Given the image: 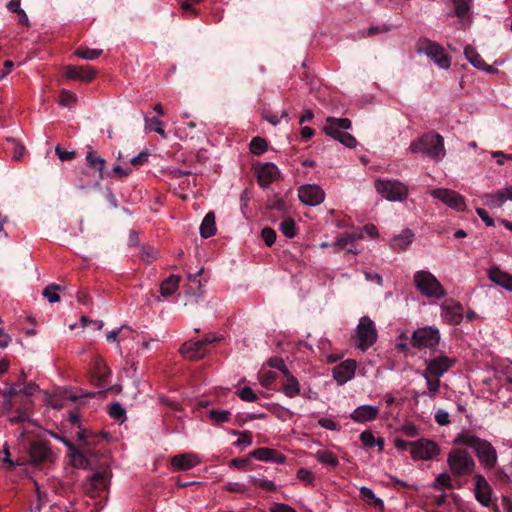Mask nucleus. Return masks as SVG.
Returning <instances> with one entry per match:
<instances>
[{
    "instance_id": "nucleus-1",
    "label": "nucleus",
    "mask_w": 512,
    "mask_h": 512,
    "mask_svg": "<svg viewBox=\"0 0 512 512\" xmlns=\"http://www.w3.org/2000/svg\"><path fill=\"white\" fill-rule=\"evenodd\" d=\"M454 444L474 449L479 462L486 469L493 468L497 463L498 455L493 445L469 431L459 433L454 439Z\"/></svg>"
},
{
    "instance_id": "nucleus-2",
    "label": "nucleus",
    "mask_w": 512,
    "mask_h": 512,
    "mask_svg": "<svg viewBox=\"0 0 512 512\" xmlns=\"http://www.w3.org/2000/svg\"><path fill=\"white\" fill-rule=\"evenodd\" d=\"M411 153H421L426 157L439 162L446 155L444 139L437 133H426L411 142L409 147Z\"/></svg>"
},
{
    "instance_id": "nucleus-3",
    "label": "nucleus",
    "mask_w": 512,
    "mask_h": 512,
    "mask_svg": "<svg viewBox=\"0 0 512 512\" xmlns=\"http://www.w3.org/2000/svg\"><path fill=\"white\" fill-rule=\"evenodd\" d=\"M351 126L352 123L348 118L328 117L323 126V131L345 147L354 148L357 145V141L354 136L347 132Z\"/></svg>"
},
{
    "instance_id": "nucleus-4",
    "label": "nucleus",
    "mask_w": 512,
    "mask_h": 512,
    "mask_svg": "<svg viewBox=\"0 0 512 512\" xmlns=\"http://www.w3.org/2000/svg\"><path fill=\"white\" fill-rule=\"evenodd\" d=\"M413 282L420 294L427 298L442 299L446 296L443 285L429 271H417L413 276Z\"/></svg>"
},
{
    "instance_id": "nucleus-5",
    "label": "nucleus",
    "mask_w": 512,
    "mask_h": 512,
    "mask_svg": "<svg viewBox=\"0 0 512 512\" xmlns=\"http://www.w3.org/2000/svg\"><path fill=\"white\" fill-rule=\"evenodd\" d=\"M38 386L34 382L25 383L19 387V384H8L6 387L0 389V394L3 397V406L6 410H12L17 403H21L26 398L31 399L38 391Z\"/></svg>"
},
{
    "instance_id": "nucleus-6",
    "label": "nucleus",
    "mask_w": 512,
    "mask_h": 512,
    "mask_svg": "<svg viewBox=\"0 0 512 512\" xmlns=\"http://www.w3.org/2000/svg\"><path fill=\"white\" fill-rule=\"evenodd\" d=\"M447 464L456 477L470 475L476 466L473 457L463 449H452L448 454Z\"/></svg>"
},
{
    "instance_id": "nucleus-7",
    "label": "nucleus",
    "mask_w": 512,
    "mask_h": 512,
    "mask_svg": "<svg viewBox=\"0 0 512 512\" xmlns=\"http://www.w3.org/2000/svg\"><path fill=\"white\" fill-rule=\"evenodd\" d=\"M417 52L425 54L441 69L447 70L451 66V58L444 53V48L427 38L418 40Z\"/></svg>"
},
{
    "instance_id": "nucleus-8",
    "label": "nucleus",
    "mask_w": 512,
    "mask_h": 512,
    "mask_svg": "<svg viewBox=\"0 0 512 512\" xmlns=\"http://www.w3.org/2000/svg\"><path fill=\"white\" fill-rule=\"evenodd\" d=\"M376 191L388 201H404L408 196V187L399 180L377 179L374 183Z\"/></svg>"
},
{
    "instance_id": "nucleus-9",
    "label": "nucleus",
    "mask_w": 512,
    "mask_h": 512,
    "mask_svg": "<svg viewBox=\"0 0 512 512\" xmlns=\"http://www.w3.org/2000/svg\"><path fill=\"white\" fill-rule=\"evenodd\" d=\"M356 346L362 351L369 349L377 340L374 322L367 316L360 318L355 330Z\"/></svg>"
},
{
    "instance_id": "nucleus-10",
    "label": "nucleus",
    "mask_w": 512,
    "mask_h": 512,
    "mask_svg": "<svg viewBox=\"0 0 512 512\" xmlns=\"http://www.w3.org/2000/svg\"><path fill=\"white\" fill-rule=\"evenodd\" d=\"M410 342L418 349H434L440 342V332L434 326L420 327L413 332Z\"/></svg>"
},
{
    "instance_id": "nucleus-11",
    "label": "nucleus",
    "mask_w": 512,
    "mask_h": 512,
    "mask_svg": "<svg viewBox=\"0 0 512 512\" xmlns=\"http://www.w3.org/2000/svg\"><path fill=\"white\" fill-rule=\"evenodd\" d=\"M440 453L438 444L430 439L422 438L412 441L411 457L414 460L428 461Z\"/></svg>"
},
{
    "instance_id": "nucleus-12",
    "label": "nucleus",
    "mask_w": 512,
    "mask_h": 512,
    "mask_svg": "<svg viewBox=\"0 0 512 512\" xmlns=\"http://www.w3.org/2000/svg\"><path fill=\"white\" fill-rule=\"evenodd\" d=\"M430 195L456 211H464L466 208L464 197L454 190L433 189L430 191Z\"/></svg>"
},
{
    "instance_id": "nucleus-13",
    "label": "nucleus",
    "mask_w": 512,
    "mask_h": 512,
    "mask_svg": "<svg viewBox=\"0 0 512 512\" xmlns=\"http://www.w3.org/2000/svg\"><path fill=\"white\" fill-rule=\"evenodd\" d=\"M299 200L308 206L320 205L325 199L324 190L317 184H305L298 189Z\"/></svg>"
},
{
    "instance_id": "nucleus-14",
    "label": "nucleus",
    "mask_w": 512,
    "mask_h": 512,
    "mask_svg": "<svg viewBox=\"0 0 512 512\" xmlns=\"http://www.w3.org/2000/svg\"><path fill=\"white\" fill-rule=\"evenodd\" d=\"M442 319L450 325H459L463 319L464 308L461 303L452 299L440 306Z\"/></svg>"
},
{
    "instance_id": "nucleus-15",
    "label": "nucleus",
    "mask_w": 512,
    "mask_h": 512,
    "mask_svg": "<svg viewBox=\"0 0 512 512\" xmlns=\"http://www.w3.org/2000/svg\"><path fill=\"white\" fill-rule=\"evenodd\" d=\"M474 494L476 500L484 507H489L492 501V488L485 477L481 474L474 476Z\"/></svg>"
},
{
    "instance_id": "nucleus-16",
    "label": "nucleus",
    "mask_w": 512,
    "mask_h": 512,
    "mask_svg": "<svg viewBox=\"0 0 512 512\" xmlns=\"http://www.w3.org/2000/svg\"><path fill=\"white\" fill-rule=\"evenodd\" d=\"M200 463L201 457L194 452L180 453L171 459V466L176 471H186L198 466Z\"/></svg>"
},
{
    "instance_id": "nucleus-17",
    "label": "nucleus",
    "mask_w": 512,
    "mask_h": 512,
    "mask_svg": "<svg viewBox=\"0 0 512 512\" xmlns=\"http://www.w3.org/2000/svg\"><path fill=\"white\" fill-rule=\"evenodd\" d=\"M356 367L355 360L347 359L333 368V378L339 385H343L354 377Z\"/></svg>"
},
{
    "instance_id": "nucleus-18",
    "label": "nucleus",
    "mask_w": 512,
    "mask_h": 512,
    "mask_svg": "<svg viewBox=\"0 0 512 512\" xmlns=\"http://www.w3.org/2000/svg\"><path fill=\"white\" fill-rule=\"evenodd\" d=\"M108 485L107 471H98L94 473L83 483L85 492L91 496H95L99 491L105 489Z\"/></svg>"
},
{
    "instance_id": "nucleus-19",
    "label": "nucleus",
    "mask_w": 512,
    "mask_h": 512,
    "mask_svg": "<svg viewBox=\"0 0 512 512\" xmlns=\"http://www.w3.org/2000/svg\"><path fill=\"white\" fill-rule=\"evenodd\" d=\"M455 363V360L447 356H440L428 362L426 373L440 378L443 376Z\"/></svg>"
},
{
    "instance_id": "nucleus-20",
    "label": "nucleus",
    "mask_w": 512,
    "mask_h": 512,
    "mask_svg": "<svg viewBox=\"0 0 512 512\" xmlns=\"http://www.w3.org/2000/svg\"><path fill=\"white\" fill-rule=\"evenodd\" d=\"M257 178L261 187L266 188L279 177L278 167L270 162L264 163L257 168Z\"/></svg>"
},
{
    "instance_id": "nucleus-21",
    "label": "nucleus",
    "mask_w": 512,
    "mask_h": 512,
    "mask_svg": "<svg viewBox=\"0 0 512 512\" xmlns=\"http://www.w3.org/2000/svg\"><path fill=\"white\" fill-rule=\"evenodd\" d=\"M379 407L373 405H360L350 414V418L356 423H366L378 418Z\"/></svg>"
},
{
    "instance_id": "nucleus-22",
    "label": "nucleus",
    "mask_w": 512,
    "mask_h": 512,
    "mask_svg": "<svg viewBox=\"0 0 512 512\" xmlns=\"http://www.w3.org/2000/svg\"><path fill=\"white\" fill-rule=\"evenodd\" d=\"M250 456L263 462H274L277 464H284L286 456L275 449L261 447L253 450Z\"/></svg>"
},
{
    "instance_id": "nucleus-23",
    "label": "nucleus",
    "mask_w": 512,
    "mask_h": 512,
    "mask_svg": "<svg viewBox=\"0 0 512 512\" xmlns=\"http://www.w3.org/2000/svg\"><path fill=\"white\" fill-rule=\"evenodd\" d=\"M64 75L70 80L91 81L96 72L89 66H67Z\"/></svg>"
},
{
    "instance_id": "nucleus-24",
    "label": "nucleus",
    "mask_w": 512,
    "mask_h": 512,
    "mask_svg": "<svg viewBox=\"0 0 512 512\" xmlns=\"http://www.w3.org/2000/svg\"><path fill=\"white\" fill-rule=\"evenodd\" d=\"M180 352L186 358L190 360H196L203 358L205 356V354L207 353V348L205 347L201 340H191L189 342L184 343L181 346Z\"/></svg>"
},
{
    "instance_id": "nucleus-25",
    "label": "nucleus",
    "mask_w": 512,
    "mask_h": 512,
    "mask_svg": "<svg viewBox=\"0 0 512 512\" xmlns=\"http://www.w3.org/2000/svg\"><path fill=\"white\" fill-rule=\"evenodd\" d=\"M33 401L29 398H26L24 401L19 403V406L16 408V414L9 417V421L14 424L23 423L29 420V413L32 410Z\"/></svg>"
},
{
    "instance_id": "nucleus-26",
    "label": "nucleus",
    "mask_w": 512,
    "mask_h": 512,
    "mask_svg": "<svg viewBox=\"0 0 512 512\" xmlns=\"http://www.w3.org/2000/svg\"><path fill=\"white\" fill-rule=\"evenodd\" d=\"M285 381L282 384V391L284 395L288 398H294L301 392V387L299 381L296 377L293 376L291 372L286 374Z\"/></svg>"
},
{
    "instance_id": "nucleus-27",
    "label": "nucleus",
    "mask_w": 512,
    "mask_h": 512,
    "mask_svg": "<svg viewBox=\"0 0 512 512\" xmlns=\"http://www.w3.org/2000/svg\"><path fill=\"white\" fill-rule=\"evenodd\" d=\"M413 237V232L410 229H405L391 240L390 245L394 250H405L411 244Z\"/></svg>"
},
{
    "instance_id": "nucleus-28",
    "label": "nucleus",
    "mask_w": 512,
    "mask_h": 512,
    "mask_svg": "<svg viewBox=\"0 0 512 512\" xmlns=\"http://www.w3.org/2000/svg\"><path fill=\"white\" fill-rule=\"evenodd\" d=\"M181 277L178 275H171L160 284V294L162 297H169L173 295L179 288Z\"/></svg>"
},
{
    "instance_id": "nucleus-29",
    "label": "nucleus",
    "mask_w": 512,
    "mask_h": 512,
    "mask_svg": "<svg viewBox=\"0 0 512 512\" xmlns=\"http://www.w3.org/2000/svg\"><path fill=\"white\" fill-rule=\"evenodd\" d=\"M216 233L215 215L213 212H209L205 215L200 225V235L204 239H208L214 236Z\"/></svg>"
},
{
    "instance_id": "nucleus-30",
    "label": "nucleus",
    "mask_w": 512,
    "mask_h": 512,
    "mask_svg": "<svg viewBox=\"0 0 512 512\" xmlns=\"http://www.w3.org/2000/svg\"><path fill=\"white\" fill-rule=\"evenodd\" d=\"M361 499L370 506L375 508L384 509V502L382 499L377 497L373 490L369 487L362 486L359 489Z\"/></svg>"
},
{
    "instance_id": "nucleus-31",
    "label": "nucleus",
    "mask_w": 512,
    "mask_h": 512,
    "mask_svg": "<svg viewBox=\"0 0 512 512\" xmlns=\"http://www.w3.org/2000/svg\"><path fill=\"white\" fill-rule=\"evenodd\" d=\"M315 457L317 460L325 465L335 468L339 465L337 456L329 450H319L316 452Z\"/></svg>"
},
{
    "instance_id": "nucleus-32",
    "label": "nucleus",
    "mask_w": 512,
    "mask_h": 512,
    "mask_svg": "<svg viewBox=\"0 0 512 512\" xmlns=\"http://www.w3.org/2000/svg\"><path fill=\"white\" fill-rule=\"evenodd\" d=\"M144 121H145V128L147 130H152L159 134L164 139L167 138V134L165 130L163 129V122L156 117L149 118L147 115H144Z\"/></svg>"
},
{
    "instance_id": "nucleus-33",
    "label": "nucleus",
    "mask_w": 512,
    "mask_h": 512,
    "mask_svg": "<svg viewBox=\"0 0 512 512\" xmlns=\"http://www.w3.org/2000/svg\"><path fill=\"white\" fill-rule=\"evenodd\" d=\"M279 230L285 237L289 239H292L297 235L296 223L290 217H287L281 221L279 224Z\"/></svg>"
},
{
    "instance_id": "nucleus-34",
    "label": "nucleus",
    "mask_w": 512,
    "mask_h": 512,
    "mask_svg": "<svg viewBox=\"0 0 512 512\" xmlns=\"http://www.w3.org/2000/svg\"><path fill=\"white\" fill-rule=\"evenodd\" d=\"M356 238L357 237L353 233H349V232L342 233L332 243V247L336 251H340V250L344 249L346 246L354 244Z\"/></svg>"
},
{
    "instance_id": "nucleus-35",
    "label": "nucleus",
    "mask_w": 512,
    "mask_h": 512,
    "mask_svg": "<svg viewBox=\"0 0 512 512\" xmlns=\"http://www.w3.org/2000/svg\"><path fill=\"white\" fill-rule=\"evenodd\" d=\"M87 164L99 172V178L103 179V170L105 168V160L102 157L96 156L92 151L86 155Z\"/></svg>"
},
{
    "instance_id": "nucleus-36",
    "label": "nucleus",
    "mask_w": 512,
    "mask_h": 512,
    "mask_svg": "<svg viewBox=\"0 0 512 512\" xmlns=\"http://www.w3.org/2000/svg\"><path fill=\"white\" fill-rule=\"evenodd\" d=\"M464 55L466 59L477 69H482V67H485V62L482 59V57L477 53V51L471 47L466 46L464 49Z\"/></svg>"
},
{
    "instance_id": "nucleus-37",
    "label": "nucleus",
    "mask_w": 512,
    "mask_h": 512,
    "mask_svg": "<svg viewBox=\"0 0 512 512\" xmlns=\"http://www.w3.org/2000/svg\"><path fill=\"white\" fill-rule=\"evenodd\" d=\"M485 204L490 208H500L506 201L504 192L489 193L484 196Z\"/></svg>"
},
{
    "instance_id": "nucleus-38",
    "label": "nucleus",
    "mask_w": 512,
    "mask_h": 512,
    "mask_svg": "<svg viewBox=\"0 0 512 512\" xmlns=\"http://www.w3.org/2000/svg\"><path fill=\"white\" fill-rule=\"evenodd\" d=\"M488 278L499 286H503L508 279V273L502 271L499 267H492L488 270Z\"/></svg>"
},
{
    "instance_id": "nucleus-39",
    "label": "nucleus",
    "mask_w": 512,
    "mask_h": 512,
    "mask_svg": "<svg viewBox=\"0 0 512 512\" xmlns=\"http://www.w3.org/2000/svg\"><path fill=\"white\" fill-rule=\"evenodd\" d=\"M208 416L210 420L215 424L219 425L225 422H228L231 416L230 411L228 410H210L208 412Z\"/></svg>"
},
{
    "instance_id": "nucleus-40",
    "label": "nucleus",
    "mask_w": 512,
    "mask_h": 512,
    "mask_svg": "<svg viewBox=\"0 0 512 512\" xmlns=\"http://www.w3.org/2000/svg\"><path fill=\"white\" fill-rule=\"evenodd\" d=\"M73 465L77 468L90 470L92 469L91 461L87 454L82 451H78L74 454Z\"/></svg>"
},
{
    "instance_id": "nucleus-41",
    "label": "nucleus",
    "mask_w": 512,
    "mask_h": 512,
    "mask_svg": "<svg viewBox=\"0 0 512 512\" xmlns=\"http://www.w3.org/2000/svg\"><path fill=\"white\" fill-rule=\"evenodd\" d=\"M432 488L435 490H443L444 488L451 489V476L448 473H440L435 478Z\"/></svg>"
},
{
    "instance_id": "nucleus-42",
    "label": "nucleus",
    "mask_w": 512,
    "mask_h": 512,
    "mask_svg": "<svg viewBox=\"0 0 512 512\" xmlns=\"http://www.w3.org/2000/svg\"><path fill=\"white\" fill-rule=\"evenodd\" d=\"M250 151L252 154L261 155L267 151L268 145L265 139L254 137L250 142Z\"/></svg>"
},
{
    "instance_id": "nucleus-43",
    "label": "nucleus",
    "mask_w": 512,
    "mask_h": 512,
    "mask_svg": "<svg viewBox=\"0 0 512 512\" xmlns=\"http://www.w3.org/2000/svg\"><path fill=\"white\" fill-rule=\"evenodd\" d=\"M102 54L101 49H90L87 47H79L75 55L85 60H95Z\"/></svg>"
},
{
    "instance_id": "nucleus-44",
    "label": "nucleus",
    "mask_w": 512,
    "mask_h": 512,
    "mask_svg": "<svg viewBox=\"0 0 512 512\" xmlns=\"http://www.w3.org/2000/svg\"><path fill=\"white\" fill-rule=\"evenodd\" d=\"M77 102V97L74 93L68 90H62L59 95L58 103L63 107L71 108Z\"/></svg>"
},
{
    "instance_id": "nucleus-45",
    "label": "nucleus",
    "mask_w": 512,
    "mask_h": 512,
    "mask_svg": "<svg viewBox=\"0 0 512 512\" xmlns=\"http://www.w3.org/2000/svg\"><path fill=\"white\" fill-rule=\"evenodd\" d=\"M60 289L59 285L50 284L44 288L42 291V295L47 298L50 303H57L60 301V296L58 294V290Z\"/></svg>"
},
{
    "instance_id": "nucleus-46",
    "label": "nucleus",
    "mask_w": 512,
    "mask_h": 512,
    "mask_svg": "<svg viewBox=\"0 0 512 512\" xmlns=\"http://www.w3.org/2000/svg\"><path fill=\"white\" fill-rule=\"evenodd\" d=\"M233 434L240 436L238 438V440L234 443L235 447L244 449V448L252 445V434L250 432H248V431H243V432L233 431Z\"/></svg>"
},
{
    "instance_id": "nucleus-47",
    "label": "nucleus",
    "mask_w": 512,
    "mask_h": 512,
    "mask_svg": "<svg viewBox=\"0 0 512 512\" xmlns=\"http://www.w3.org/2000/svg\"><path fill=\"white\" fill-rule=\"evenodd\" d=\"M277 378V374L273 371L262 369L258 374V379L263 387H269Z\"/></svg>"
},
{
    "instance_id": "nucleus-48",
    "label": "nucleus",
    "mask_w": 512,
    "mask_h": 512,
    "mask_svg": "<svg viewBox=\"0 0 512 512\" xmlns=\"http://www.w3.org/2000/svg\"><path fill=\"white\" fill-rule=\"evenodd\" d=\"M471 0H453L455 4V15L459 18L465 17L470 10Z\"/></svg>"
},
{
    "instance_id": "nucleus-49",
    "label": "nucleus",
    "mask_w": 512,
    "mask_h": 512,
    "mask_svg": "<svg viewBox=\"0 0 512 512\" xmlns=\"http://www.w3.org/2000/svg\"><path fill=\"white\" fill-rule=\"evenodd\" d=\"M267 364L269 367L277 369L282 372V374L285 376L286 374H289L290 370L287 368L284 360L281 357H271Z\"/></svg>"
},
{
    "instance_id": "nucleus-50",
    "label": "nucleus",
    "mask_w": 512,
    "mask_h": 512,
    "mask_svg": "<svg viewBox=\"0 0 512 512\" xmlns=\"http://www.w3.org/2000/svg\"><path fill=\"white\" fill-rule=\"evenodd\" d=\"M296 477L306 485H312L315 480L314 474L307 468H300L296 473Z\"/></svg>"
},
{
    "instance_id": "nucleus-51",
    "label": "nucleus",
    "mask_w": 512,
    "mask_h": 512,
    "mask_svg": "<svg viewBox=\"0 0 512 512\" xmlns=\"http://www.w3.org/2000/svg\"><path fill=\"white\" fill-rule=\"evenodd\" d=\"M237 395L241 400L246 402H255L258 400V396L256 393L248 386L242 388L237 392Z\"/></svg>"
},
{
    "instance_id": "nucleus-52",
    "label": "nucleus",
    "mask_w": 512,
    "mask_h": 512,
    "mask_svg": "<svg viewBox=\"0 0 512 512\" xmlns=\"http://www.w3.org/2000/svg\"><path fill=\"white\" fill-rule=\"evenodd\" d=\"M261 237L265 244L271 247L276 241V232L270 227H265L261 231Z\"/></svg>"
},
{
    "instance_id": "nucleus-53",
    "label": "nucleus",
    "mask_w": 512,
    "mask_h": 512,
    "mask_svg": "<svg viewBox=\"0 0 512 512\" xmlns=\"http://www.w3.org/2000/svg\"><path fill=\"white\" fill-rule=\"evenodd\" d=\"M360 441L361 443L366 447V448H373L375 447V441H376V437H374L373 433L369 430H365L363 431L360 436Z\"/></svg>"
},
{
    "instance_id": "nucleus-54",
    "label": "nucleus",
    "mask_w": 512,
    "mask_h": 512,
    "mask_svg": "<svg viewBox=\"0 0 512 512\" xmlns=\"http://www.w3.org/2000/svg\"><path fill=\"white\" fill-rule=\"evenodd\" d=\"M109 415L114 419H121L125 416L126 412L123 406L118 403L114 402L109 407Z\"/></svg>"
},
{
    "instance_id": "nucleus-55",
    "label": "nucleus",
    "mask_w": 512,
    "mask_h": 512,
    "mask_svg": "<svg viewBox=\"0 0 512 512\" xmlns=\"http://www.w3.org/2000/svg\"><path fill=\"white\" fill-rule=\"evenodd\" d=\"M7 140L14 145L13 155H12L13 159L21 160L24 155L25 147L22 144H20L19 142H17L14 138H8Z\"/></svg>"
},
{
    "instance_id": "nucleus-56",
    "label": "nucleus",
    "mask_w": 512,
    "mask_h": 512,
    "mask_svg": "<svg viewBox=\"0 0 512 512\" xmlns=\"http://www.w3.org/2000/svg\"><path fill=\"white\" fill-rule=\"evenodd\" d=\"M424 378L426 380V385H427L428 391L430 393V397H434L435 393L440 388L439 378H436V380H431L426 373L424 374Z\"/></svg>"
},
{
    "instance_id": "nucleus-57",
    "label": "nucleus",
    "mask_w": 512,
    "mask_h": 512,
    "mask_svg": "<svg viewBox=\"0 0 512 512\" xmlns=\"http://www.w3.org/2000/svg\"><path fill=\"white\" fill-rule=\"evenodd\" d=\"M55 153L61 161H70L75 158V151H67L62 149L59 145L55 147Z\"/></svg>"
},
{
    "instance_id": "nucleus-58",
    "label": "nucleus",
    "mask_w": 512,
    "mask_h": 512,
    "mask_svg": "<svg viewBox=\"0 0 512 512\" xmlns=\"http://www.w3.org/2000/svg\"><path fill=\"white\" fill-rule=\"evenodd\" d=\"M391 29L392 26L387 24L371 26L367 30V36H374L379 33H386L389 32Z\"/></svg>"
},
{
    "instance_id": "nucleus-59",
    "label": "nucleus",
    "mask_w": 512,
    "mask_h": 512,
    "mask_svg": "<svg viewBox=\"0 0 512 512\" xmlns=\"http://www.w3.org/2000/svg\"><path fill=\"white\" fill-rule=\"evenodd\" d=\"M435 421L441 426L449 424V413L443 409L437 410L435 413Z\"/></svg>"
},
{
    "instance_id": "nucleus-60",
    "label": "nucleus",
    "mask_w": 512,
    "mask_h": 512,
    "mask_svg": "<svg viewBox=\"0 0 512 512\" xmlns=\"http://www.w3.org/2000/svg\"><path fill=\"white\" fill-rule=\"evenodd\" d=\"M150 153L147 151L140 152L137 156L133 157L130 160V164L134 166H141L144 163L148 162V158Z\"/></svg>"
},
{
    "instance_id": "nucleus-61",
    "label": "nucleus",
    "mask_w": 512,
    "mask_h": 512,
    "mask_svg": "<svg viewBox=\"0 0 512 512\" xmlns=\"http://www.w3.org/2000/svg\"><path fill=\"white\" fill-rule=\"evenodd\" d=\"M269 512H297V511L287 504L273 503L269 508Z\"/></svg>"
},
{
    "instance_id": "nucleus-62",
    "label": "nucleus",
    "mask_w": 512,
    "mask_h": 512,
    "mask_svg": "<svg viewBox=\"0 0 512 512\" xmlns=\"http://www.w3.org/2000/svg\"><path fill=\"white\" fill-rule=\"evenodd\" d=\"M318 424L322 428L330 430V431H335V430L338 429L337 423L334 420L330 419V418H320L318 420Z\"/></svg>"
},
{
    "instance_id": "nucleus-63",
    "label": "nucleus",
    "mask_w": 512,
    "mask_h": 512,
    "mask_svg": "<svg viewBox=\"0 0 512 512\" xmlns=\"http://www.w3.org/2000/svg\"><path fill=\"white\" fill-rule=\"evenodd\" d=\"M250 464L249 458H234L230 461L231 467L244 470Z\"/></svg>"
},
{
    "instance_id": "nucleus-64",
    "label": "nucleus",
    "mask_w": 512,
    "mask_h": 512,
    "mask_svg": "<svg viewBox=\"0 0 512 512\" xmlns=\"http://www.w3.org/2000/svg\"><path fill=\"white\" fill-rule=\"evenodd\" d=\"M491 156L496 159V162L498 165H503L504 160L512 161V153L511 154H505L502 151H493L491 153Z\"/></svg>"
}]
</instances>
